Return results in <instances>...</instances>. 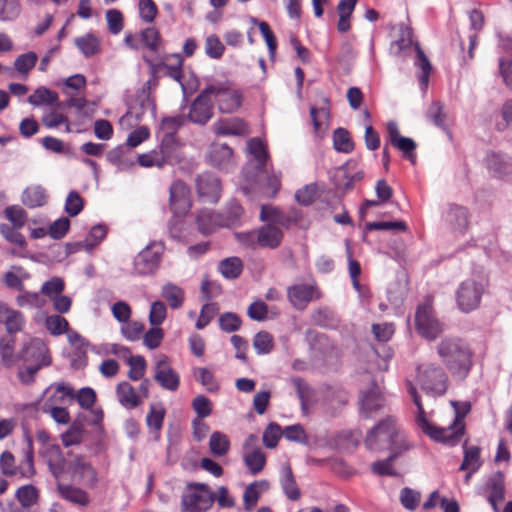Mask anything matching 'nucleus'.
<instances>
[{"instance_id":"obj_1","label":"nucleus","mask_w":512,"mask_h":512,"mask_svg":"<svg viewBox=\"0 0 512 512\" xmlns=\"http://www.w3.org/2000/svg\"><path fill=\"white\" fill-rule=\"evenodd\" d=\"M437 353L455 379L463 381L468 377L473 352L467 342L459 337H445L437 345Z\"/></svg>"},{"instance_id":"obj_2","label":"nucleus","mask_w":512,"mask_h":512,"mask_svg":"<svg viewBox=\"0 0 512 512\" xmlns=\"http://www.w3.org/2000/svg\"><path fill=\"white\" fill-rule=\"evenodd\" d=\"M365 446L369 450L381 451L389 449L391 452H405L410 448L406 436L401 432L393 417H386L367 432Z\"/></svg>"},{"instance_id":"obj_3","label":"nucleus","mask_w":512,"mask_h":512,"mask_svg":"<svg viewBox=\"0 0 512 512\" xmlns=\"http://www.w3.org/2000/svg\"><path fill=\"white\" fill-rule=\"evenodd\" d=\"M23 361L19 367L17 377L24 385H30L35 381V375L43 368L51 364L49 349L40 338H33L25 343L16 356Z\"/></svg>"},{"instance_id":"obj_4","label":"nucleus","mask_w":512,"mask_h":512,"mask_svg":"<svg viewBox=\"0 0 512 512\" xmlns=\"http://www.w3.org/2000/svg\"><path fill=\"white\" fill-rule=\"evenodd\" d=\"M124 43L132 50L141 51L143 60L148 64L154 78L160 68V34L155 27H147L139 34H126Z\"/></svg>"},{"instance_id":"obj_5","label":"nucleus","mask_w":512,"mask_h":512,"mask_svg":"<svg viewBox=\"0 0 512 512\" xmlns=\"http://www.w3.org/2000/svg\"><path fill=\"white\" fill-rule=\"evenodd\" d=\"M216 495L205 483L188 482L181 496L183 512H206L214 501Z\"/></svg>"},{"instance_id":"obj_6","label":"nucleus","mask_w":512,"mask_h":512,"mask_svg":"<svg viewBox=\"0 0 512 512\" xmlns=\"http://www.w3.org/2000/svg\"><path fill=\"white\" fill-rule=\"evenodd\" d=\"M418 380L422 390L432 396H442L448 388V376L437 364L430 363L418 368Z\"/></svg>"},{"instance_id":"obj_7","label":"nucleus","mask_w":512,"mask_h":512,"mask_svg":"<svg viewBox=\"0 0 512 512\" xmlns=\"http://www.w3.org/2000/svg\"><path fill=\"white\" fill-rule=\"evenodd\" d=\"M68 463L65 472H67L72 481L86 488L96 486L98 478L97 472L91 463L83 455H75L72 452L67 453Z\"/></svg>"},{"instance_id":"obj_8","label":"nucleus","mask_w":512,"mask_h":512,"mask_svg":"<svg viewBox=\"0 0 512 512\" xmlns=\"http://www.w3.org/2000/svg\"><path fill=\"white\" fill-rule=\"evenodd\" d=\"M412 400L418 410L416 423L422 432L436 442L453 445L457 440V436L461 434L463 428H460L458 432L453 433L450 428H442L432 424L425 416V410L419 394L413 397Z\"/></svg>"},{"instance_id":"obj_9","label":"nucleus","mask_w":512,"mask_h":512,"mask_svg":"<svg viewBox=\"0 0 512 512\" xmlns=\"http://www.w3.org/2000/svg\"><path fill=\"white\" fill-rule=\"evenodd\" d=\"M484 293V285L475 279H466L462 281L456 290V302L458 308L469 313L477 309L481 303Z\"/></svg>"},{"instance_id":"obj_10","label":"nucleus","mask_w":512,"mask_h":512,"mask_svg":"<svg viewBox=\"0 0 512 512\" xmlns=\"http://www.w3.org/2000/svg\"><path fill=\"white\" fill-rule=\"evenodd\" d=\"M415 327L419 335L433 341L443 331V324L435 317L432 307L429 304H421L415 313Z\"/></svg>"},{"instance_id":"obj_11","label":"nucleus","mask_w":512,"mask_h":512,"mask_svg":"<svg viewBox=\"0 0 512 512\" xmlns=\"http://www.w3.org/2000/svg\"><path fill=\"white\" fill-rule=\"evenodd\" d=\"M206 87L212 88L211 97H214L220 112L233 113L240 107L242 95L238 90L233 89L228 82H216Z\"/></svg>"},{"instance_id":"obj_12","label":"nucleus","mask_w":512,"mask_h":512,"mask_svg":"<svg viewBox=\"0 0 512 512\" xmlns=\"http://www.w3.org/2000/svg\"><path fill=\"white\" fill-rule=\"evenodd\" d=\"M198 197L205 203L215 204L219 201L222 192L220 179L212 172H204L195 178Z\"/></svg>"},{"instance_id":"obj_13","label":"nucleus","mask_w":512,"mask_h":512,"mask_svg":"<svg viewBox=\"0 0 512 512\" xmlns=\"http://www.w3.org/2000/svg\"><path fill=\"white\" fill-rule=\"evenodd\" d=\"M212 88L205 87L190 105L188 120L199 125L206 124L213 117Z\"/></svg>"},{"instance_id":"obj_14","label":"nucleus","mask_w":512,"mask_h":512,"mask_svg":"<svg viewBox=\"0 0 512 512\" xmlns=\"http://www.w3.org/2000/svg\"><path fill=\"white\" fill-rule=\"evenodd\" d=\"M169 202L173 215L184 218L192 206L190 188L181 180L173 182L170 186Z\"/></svg>"},{"instance_id":"obj_15","label":"nucleus","mask_w":512,"mask_h":512,"mask_svg":"<svg viewBox=\"0 0 512 512\" xmlns=\"http://www.w3.org/2000/svg\"><path fill=\"white\" fill-rule=\"evenodd\" d=\"M258 438L250 434L243 445V462L252 475L259 474L266 465V455L260 447H252L256 444Z\"/></svg>"},{"instance_id":"obj_16","label":"nucleus","mask_w":512,"mask_h":512,"mask_svg":"<svg viewBox=\"0 0 512 512\" xmlns=\"http://www.w3.org/2000/svg\"><path fill=\"white\" fill-rule=\"evenodd\" d=\"M387 133L389 143L401 151L405 159L410 161L413 165L416 164V142L412 138L402 136L399 132L397 123L394 121L388 122Z\"/></svg>"},{"instance_id":"obj_17","label":"nucleus","mask_w":512,"mask_h":512,"mask_svg":"<svg viewBox=\"0 0 512 512\" xmlns=\"http://www.w3.org/2000/svg\"><path fill=\"white\" fill-rule=\"evenodd\" d=\"M287 297L295 309L304 310L312 300L319 299L321 293L314 285L296 284L288 287Z\"/></svg>"},{"instance_id":"obj_18","label":"nucleus","mask_w":512,"mask_h":512,"mask_svg":"<svg viewBox=\"0 0 512 512\" xmlns=\"http://www.w3.org/2000/svg\"><path fill=\"white\" fill-rule=\"evenodd\" d=\"M207 160L211 166L226 172L235 164L233 151L227 144L213 143L208 150Z\"/></svg>"},{"instance_id":"obj_19","label":"nucleus","mask_w":512,"mask_h":512,"mask_svg":"<svg viewBox=\"0 0 512 512\" xmlns=\"http://www.w3.org/2000/svg\"><path fill=\"white\" fill-rule=\"evenodd\" d=\"M40 455L55 478H59L65 472L68 459L63 455L59 445H46L41 449Z\"/></svg>"},{"instance_id":"obj_20","label":"nucleus","mask_w":512,"mask_h":512,"mask_svg":"<svg viewBox=\"0 0 512 512\" xmlns=\"http://www.w3.org/2000/svg\"><path fill=\"white\" fill-rule=\"evenodd\" d=\"M156 243H151L145 247L134 259V268L140 275L151 274L157 270L160 264V256L154 248Z\"/></svg>"},{"instance_id":"obj_21","label":"nucleus","mask_w":512,"mask_h":512,"mask_svg":"<svg viewBox=\"0 0 512 512\" xmlns=\"http://www.w3.org/2000/svg\"><path fill=\"white\" fill-rule=\"evenodd\" d=\"M196 224L202 235L209 236L218 228H224L223 224L225 223L223 222V214L211 209H202L197 214Z\"/></svg>"},{"instance_id":"obj_22","label":"nucleus","mask_w":512,"mask_h":512,"mask_svg":"<svg viewBox=\"0 0 512 512\" xmlns=\"http://www.w3.org/2000/svg\"><path fill=\"white\" fill-rule=\"evenodd\" d=\"M444 220L451 230L463 234L468 227L469 211L464 206L450 204L444 214Z\"/></svg>"},{"instance_id":"obj_23","label":"nucleus","mask_w":512,"mask_h":512,"mask_svg":"<svg viewBox=\"0 0 512 512\" xmlns=\"http://www.w3.org/2000/svg\"><path fill=\"white\" fill-rule=\"evenodd\" d=\"M248 151L251 155H253V169L254 172L252 173L253 177H258L262 174L266 173V163L268 160V152L266 150V147L264 143L261 141V139L255 137L248 141Z\"/></svg>"},{"instance_id":"obj_24","label":"nucleus","mask_w":512,"mask_h":512,"mask_svg":"<svg viewBox=\"0 0 512 512\" xmlns=\"http://www.w3.org/2000/svg\"><path fill=\"white\" fill-rule=\"evenodd\" d=\"M0 323L4 324L9 334L23 330L25 318L20 311L14 310L4 303H0Z\"/></svg>"},{"instance_id":"obj_25","label":"nucleus","mask_w":512,"mask_h":512,"mask_svg":"<svg viewBox=\"0 0 512 512\" xmlns=\"http://www.w3.org/2000/svg\"><path fill=\"white\" fill-rule=\"evenodd\" d=\"M257 231L258 246L262 248L276 249L280 246L284 237L282 230L270 223L262 225Z\"/></svg>"},{"instance_id":"obj_26","label":"nucleus","mask_w":512,"mask_h":512,"mask_svg":"<svg viewBox=\"0 0 512 512\" xmlns=\"http://www.w3.org/2000/svg\"><path fill=\"white\" fill-rule=\"evenodd\" d=\"M149 320L154 327L144 334L143 342L148 348L154 349L160 345V328L157 327L160 323V300L152 303Z\"/></svg>"},{"instance_id":"obj_27","label":"nucleus","mask_w":512,"mask_h":512,"mask_svg":"<svg viewBox=\"0 0 512 512\" xmlns=\"http://www.w3.org/2000/svg\"><path fill=\"white\" fill-rule=\"evenodd\" d=\"M485 166L492 177L502 179L510 170L509 159L502 153L492 152L485 158Z\"/></svg>"},{"instance_id":"obj_28","label":"nucleus","mask_w":512,"mask_h":512,"mask_svg":"<svg viewBox=\"0 0 512 512\" xmlns=\"http://www.w3.org/2000/svg\"><path fill=\"white\" fill-rule=\"evenodd\" d=\"M215 133L218 135L243 136L249 133L247 124L239 118L219 120L214 124Z\"/></svg>"},{"instance_id":"obj_29","label":"nucleus","mask_w":512,"mask_h":512,"mask_svg":"<svg viewBox=\"0 0 512 512\" xmlns=\"http://www.w3.org/2000/svg\"><path fill=\"white\" fill-rule=\"evenodd\" d=\"M280 485L289 500L297 501L301 497V492L297 486L291 466L288 463L283 464L281 467Z\"/></svg>"},{"instance_id":"obj_30","label":"nucleus","mask_w":512,"mask_h":512,"mask_svg":"<svg viewBox=\"0 0 512 512\" xmlns=\"http://www.w3.org/2000/svg\"><path fill=\"white\" fill-rule=\"evenodd\" d=\"M57 491L63 499L72 504L79 506H87L89 504L90 500L88 494L79 487L58 482Z\"/></svg>"},{"instance_id":"obj_31","label":"nucleus","mask_w":512,"mask_h":512,"mask_svg":"<svg viewBox=\"0 0 512 512\" xmlns=\"http://www.w3.org/2000/svg\"><path fill=\"white\" fill-rule=\"evenodd\" d=\"M384 404V398L376 383H372L371 387L365 392L361 398V410L368 414L379 410Z\"/></svg>"},{"instance_id":"obj_32","label":"nucleus","mask_w":512,"mask_h":512,"mask_svg":"<svg viewBox=\"0 0 512 512\" xmlns=\"http://www.w3.org/2000/svg\"><path fill=\"white\" fill-rule=\"evenodd\" d=\"M184 115H176L162 118V131L168 130L162 138V164L164 163V146L174 141V132L186 122Z\"/></svg>"},{"instance_id":"obj_33","label":"nucleus","mask_w":512,"mask_h":512,"mask_svg":"<svg viewBox=\"0 0 512 512\" xmlns=\"http://www.w3.org/2000/svg\"><path fill=\"white\" fill-rule=\"evenodd\" d=\"M260 220L263 222H272L286 229L293 225V220H289L286 214L280 209L271 205H262L260 211Z\"/></svg>"},{"instance_id":"obj_34","label":"nucleus","mask_w":512,"mask_h":512,"mask_svg":"<svg viewBox=\"0 0 512 512\" xmlns=\"http://www.w3.org/2000/svg\"><path fill=\"white\" fill-rule=\"evenodd\" d=\"M21 201L28 208L41 207L47 202V194L40 185L29 186L23 191Z\"/></svg>"},{"instance_id":"obj_35","label":"nucleus","mask_w":512,"mask_h":512,"mask_svg":"<svg viewBox=\"0 0 512 512\" xmlns=\"http://www.w3.org/2000/svg\"><path fill=\"white\" fill-rule=\"evenodd\" d=\"M481 450L478 446H467V442L463 444V461L460 465L459 470L466 471L472 470V472H477L482 466V461L480 458Z\"/></svg>"},{"instance_id":"obj_36","label":"nucleus","mask_w":512,"mask_h":512,"mask_svg":"<svg viewBox=\"0 0 512 512\" xmlns=\"http://www.w3.org/2000/svg\"><path fill=\"white\" fill-rule=\"evenodd\" d=\"M116 394L119 403L127 409H133L140 403L139 397L134 388L130 383L126 381L117 385Z\"/></svg>"},{"instance_id":"obj_37","label":"nucleus","mask_w":512,"mask_h":512,"mask_svg":"<svg viewBox=\"0 0 512 512\" xmlns=\"http://www.w3.org/2000/svg\"><path fill=\"white\" fill-rule=\"evenodd\" d=\"M402 454V452H391L384 460H378L371 464V471L379 476L397 477L399 473L393 468V462Z\"/></svg>"},{"instance_id":"obj_38","label":"nucleus","mask_w":512,"mask_h":512,"mask_svg":"<svg viewBox=\"0 0 512 512\" xmlns=\"http://www.w3.org/2000/svg\"><path fill=\"white\" fill-rule=\"evenodd\" d=\"M162 299H164L172 309H179L184 303L185 293L181 287L167 283L162 286Z\"/></svg>"},{"instance_id":"obj_39","label":"nucleus","mask_w":512,"mask_h":512,"mask_svg":"<svg viewBox=\"0 0 512 512\" xmlns=\"http://www.w3.org/2000/svg\"><path fill=\"white\" fill-rule=\"evenodd\" d=\"M451 404L455 408V418H454L452 424H450L447 428H450L453 433H456L460 430V428H463V430L461 431V434H459L457 436L456 442L452 445V446H455L459 443L460 438L462 437V435L465 432V426L463 423V419L470 412L471 405L469 402H463V403H461V409H460L458 402L452 401Z\"/></svg>"},{"instance_id":"obj_40","label":"nucleus","mask_w":512,"mask_h":512,"mask_svg":"<svg viewBox=\"0 0 512 512\" xmlns=\"http://www.w3.org/2000/svg\"><path fill=\"white\" fill-rule=\"evenodd\" d=\"M489 495L487 500H495L502 502L505 498L504 474L501 471L495 472L487 481Z\"/></svg>"},{"instance_id":"obj_41","label":"nucleus","mask_w":512,"mask_h":512,"mask_svg":"<svg viewBox=\"0 0 512 512\" xmlns=\"http://www.w3.org/2000/svg\"><path fill=\"white\" fill-rule=\"evenodd\" d=\"M443 108L444 106L440 101H433L426 111V118L436 127L451 136L449 128L445 122L447 115L444 113Z\"/></svg>"},{"instance_id":"obj_42","label":"nucleus","mask_w":512,"mask_h":512,"mask_svg":"<svg viewBox=\"0 0 512 512\" xmlns=\"http://www.w3.org/2000/svg\"><path fill=\"white\" fill-rule=\"evenodd\" d=\"M218 269L224 278L234 280L241 275L243 262L238 257H228L220 261Z\"/></svg>"},{"instance_id":"obj_43","label":"nucleus","mask_w":512,"mask_h":512,"mask_svg":"<svg viewBox=\"0 0 512 512\" xmlns=\"http://www.w3.org/2000/svg\"><path fill=\"white\" fill-rule=\"evenodd\" d=\"M75 45L85 57L94 56L100 50V42L92 33L77 37Z\"/></svg>"},{"instance_id":"obj_44","label":"nucleus","mask_w":512,"mask_h":512,"mask_svg":"<svg viewBox=\"0 0 512 512\" xmlns=\"http://www.w3.org/2000/svg\"><path fill=\"white\" fill-rule=\"evenodd\" d=\"M58 101V94L46 87L37 88L33 94L28 97V103L33 106L54 105Z\"/></svg>"},{"instance_id":"obj_45","label":"nucleus","mask_w":512,"mask_h":512,"mask_svg":"<svg viewBox=\"0 0 512 512\" xmlns=\"http://www.w3.org/2000/svg\"><path fill=\"white\" fill-rule=\"evenodd\" d=\"M333 146L334 149L338 152L348 154L353 151L354 143L347 129L339 127L334 130Z\"/></svg>"},{"instance_id":"obj_46","label":"nucleus","mask_w":512,"mask_h":512,"mask_svg":"<svg viewBox=\"0 0 512 512\" xmlns=\"http://www.w3.org/2000/svg\"><path fill=\"white\" fill-rule=\"evenodd\" d=\"M209 448L215 456L226 455L230 448L228 437L219 431L213 432L210 436Z\"/></svg>"},{"instance_id":"obj_47","label":"nucleus","mask_w":512,"mask_h":512,"mask_svg":"<svg viewBox=\"0 0 512 512\" xmlns=\"http://www.w3.org/2000/svg\"><path fill=\"white\" fill-rule=\"evenodd\" d=\"M21 12L20 0H0V21H14Z\"/></svg>"},{"instance_id":"obj_48","label":"nucleus","mask_w":512,"mask_h":512,"mask_svg":"<svg viewBox=\"0 0 512 512\" xmlns=\"http://www.w3.org/2000/svg\"><path fill=\"white\" fill-rule=\"evenodd\" d=\"M243 207L236 200H231L226 207V212L223 214L224 228H229L237 225L243 215Z\"/></svg>"},{"instance_id":"obj_49","label":"nucleus","mask_w":512,"mask_h":512,"mask_svg":"<svg viewBox=\"0 0 512 512\" xmlns=\"http://www.w3.org/2000/svg\"><path fill=\"white\" fill-rule=\"evenodd\" d=\"M251 22L258 25L259 31L267 44L269 56L270 58H274L277 49V40L269 24L265 21H258L256 18H251Z\"/></svg>"},{"instance_id":"obj_50","label":"nucleus","mask_w":512,"mask_h":512,"mask_svg":"<svg viewBox=\"0 0 512 512\" xmlns=\"http://www.w3.org/2000/svg\"><path fill=\"white\" fill-rule=\"evenodd\" d=\"M183 58L180 54H176L174 56V62L171 65H167L162 61V77H169L179 84L184 78V73L182 71Z\"/></svg>"},{"instance_id":"obj_51","label":"nucleus","mask_w":512,"mask_h":512,"mask_svg":"<svg viewBox=\"0 0 512 512\" xmlns=\"http://www.w3.org/2000/svg\"><path fill=\"white\" fill-rule=\"evenodd\" d=\"M15 496L21 504L20 508L32 509V505L37 501L38 493L34 486L25 485L17 489Z\"/></svg>"},{"instance_id":"obj_52","label":"nucleus","mask_w":512,"mask_h":512,"mask_svg":"<svg viewBox=\"0 0 512 512\" xmlns=\"http://www.w3.org/2000/svg\"><path fill=\"white\" fill-rule=\"evenodd\" d=\"M372 230H398L406 231L407 225L403 221H380V222H367L364 226L363 240L366 239V232Z\"/></svg>"},{"instance_id":"obj_53","label":"nucleus","mask_w":512,"mask_h":512,"mask_svg":"<svg viewBox=\"0 0 512 512\" xmlns=\"http://www.w3.org/2000/svg\"><path fill=\"white\" fill-rule=\"evenodd\" d=\"M4 216L15 228L23 227L27 220L26 211L19 205L7 206L4 210Z\"/></svg>"},{"instance_id":"obj_54","label":"nucleus","mask_w":512,"mask_h":512,"mask_svg":"<svg viewBox=\"0 0 512 512\" xmlns=\"http://www.w3.org/2000/svg\"><path fill=\"white\" fill-rule=\"evenodd\" d=\"M194 377L206 388L208 392L213 393L218 391L219 384L217 383L213 373L207 368H196L194 370Z\"/></svg>"},{"instance_id":"obj_55","label":"nucleus","mask_w":512,"mask_h":512,"mask_svg":"<svg viewBox=\"0 0 512 512\" xmlns=\"http://www.w3.org/2000/svg\"><path fill=\"white\" fill-rule=\"evenodd\" d=\"M283 435V431L279 424L271 422L263 432V444L269 449H273L278 445V442Z\"/></svg>"},{"instance_id":"obj_56","label":"nucleus","mask_w":512,"mask_h":512,"mask_svg":"<svg viewBox=\"0 0 512 512\" xmlns=\"http://www.w3.org/2000/svg\"><path fill=\"white\" fill-rule=\"evenodd\" d=\"M253 346L257 354H268L272 351L274 346L273 337L266 331H260L254 336Z\"/></svg>"},{"instance_id":"obj_57","label":"nucleus","mask_w":512,"mask_h":512,"mask_svg":"<svg viewBox=\"0 0 512 512\" xmlns=\"http://www.w3.org/2000/svg\"><path fill=\"white\" fill-rule=\"evenodd\" d=\"M416 52H417V58H416V63L415 64L422 71L421 76L419 78V81H420V84L422 86L426 87L427 84H428V80H429V76H430V73H431V70H432V66L430 64L429 59L424 54V52L422 51V49L420 48V46L418 44H416Z\"/></svg>"},{"instance_id":"obj_58","label":"nucleus","mask_w":512,"mask_h":512,"mask_svg":"<svg viewBox=\"0 0 512 512\" xmlns=\"http://www.w3.org/2000/svg\"><path fill=\"white\" fill-rule=\"evenodd\" d=\"M225 51L224 44L216 35H209L205 40V54L211 59H220Z\"/></svg>"},{"instance_id":"obj_59","label":"nucleus","mask_w":512,"mask_h":512,"mask_svg":"<svg viewBox=\"0 0 512 512\" xmlns=\"http://www.w3.org/2000/svg\"><path fill=\"white\" fill-rule=\"evenodd\" d=\"M241 324V318L233 312H225L219 317V326L226 333L238 331Z\"/></svg>"},{"instance_id":"obj_60","label":"nucleus","mask_w":512,"mask_h":512,"mask_svg":"<svg viewBox=\"0 0 512 512\" xmlns=\"http://www.w3.org/2000/svg\"><path fill=\"white\" fill-rule=\"evenodd\" d=\"M421 499V494L409 487H404L400 490V502L402 506L409 510L414 511Z\"/></svg>"},{"instance_id":"obj_61","label":"nucleus","mask_w":512,"mask_h":512,"mask_svg":"<svg viewBox=\"0 0 512 512\" xmlns=\"http://www.w3.org/2000/svg\"><path fill=\"white\" fill-rule=\"evenodd\" d=\"M217 303H206L202 306L199 318L196 321L195 327L198 330L204 329L214 316L218 313Z\"/></svg>"},{"instance_id":"obj_62","label":"nucleus","mask_w":512,"mask_h":512,"mask_svg":"<svg viewBox=\"0 0 512 512\" xmlns=\"http://www.w3.org/2000/svg\"><path fill=\"white\" fill-rule=\"evenodd\" d=\"M37 59L38 57L35 52L21 54L15 59L14 67L19 73L27 75L28 72L35 66Z\"/></svg>"},{"instance_id":"obj_63","label":"nucleus","mask_w":512,"mask_h":512,"mask_svg":"<svg viewBox=\"0 0 512 512\" xmlns=\"http://www.w3.org/2000/svg\"><path fill=\"white\" fill-rule=\"evenodd\" d=\"M47 330L52 335H61L68 331V321L60 315H51L45 321Z\"/></svg>"},{"instance_id":"obj_64","label":"nucleus","mask_w":512,"mask_h":512,"mask_svg":"<svg viewBox=\"0 0 512 512\" xmlns=\"http://www.w3.org/2000/svg\"><path fill=\"white\" fill-rule=\"evenodd\" d=\"M192 408L197 418L204 419L212 413V402L204 395L196 396L192 401Z\"/></svg>"}]
</instances>
